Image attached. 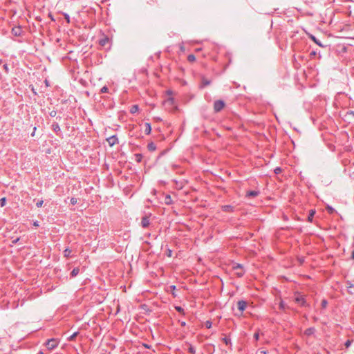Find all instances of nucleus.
I'll return each instance as SVG.
<instances>
[{"label": "nucleus", "mask_w": 354, "mask_h": 354, "mask_svg": "<svg viewBox=\"0 0 354 354\" xmlns=\"http://www.w3.org/2000/svg\"><path fill=\"white\" fill-rule=\"evenodd\" d=\"M43 203H44L43 200H39V201H38L37 202V203H36V206H37V207H41L42 206V205H43Z\"/></svg>", "instance_id": "38"}, {"label": "nucleus", "mask_w": 354, "mask_h": 354, "mask_svg": "<svg viewBox=\"0 0 354 354\" xmlns=\"http://www.w3.org/2000/svg\"><path fill=\"white\" fill-rule=\"evenodd\" d=\"M4 70L6 71V73H8V64H5L3 66Z\"/></svg>", "instance_id": "41"}, {"label": "nucleus", "mask_w": 354, "mask_h": 354, "mask_svg": "<svg viewBox=\"0 0 354 354\" xmlns=\"http://www.w3.org/2000/svg\"><path fill=\"white\" fill-rule=\"evenodd\" d=\"M147 149L150 151H153L156 149V145L154 142H151L147 145Z\"/></svg>", "instance_id": "18"}, {"label": "nucleus", "mask_w": 354, "mask_h": 354, "mask_svg": "<svg viewBox=\"0 0 354 354\" xmlns=\"http://www.w3.org/2000/svg\"><path fill=\"white\" fill-rule=\"evenodd\" d=\"M110 41V39L106 35H103L102 38L99 39V44L101 46H105L107 44H109Z\"/></svg>", "instance_id": "8"}, {"label": "nucleus", "mask_w": 354, "mask_h": 354, "mask_svg": "<svg viewBox=\"0 0 354 354\" xmlns=\"http://www.w3.org/2000/svg\"><path fill=\"white\" fill-rule=\"evenodd\" d=\"M175 309L176 310V311H178V313H183V315L185 314V310L184 309L181 307V306H176L175 307Z\"/></svg>", "instance_id": "30"}, {"label": "nucleus", "mask_w": 354, "mask_h": 354, "mask_svg": "<svg viewBox=\"0 0 354 354\" xmlns=\"http://www.w3.org/2000/svg\"><path fill=\"white\" fill-rule=\"evenodd\" d=\"M71 250L67 248L64 250V257L68 258L71 255Z\"/></svg>", "instance_id": "22"}, {"label": "nucleus", "mask_w": 354, "mask_h": 354, "mask_svg": "<svg viewBox=\"0 0 354 354\" xmlns=\"http://www.w3.org/2000/svg\"><path fill=\"white\" fill-rule=\"evenodd\" d=\"M326 208L328 214H331L336 212L335 209L330 205H327Z\"/></svg>", "instance_id": "25"}, {"label": "nucleus", "mask_w": 354, "mask_h": 354, "mask_svg": "<svg viewBox=\"0 0 354 354\" xmlns=\"http://www.w3.org/2000/svg\"><path fill=\"white\" fill-rule=\"evenodd\" d=\"M211 80L206 79L204 76L201 78V84L200 86V88H203L207 86H209L211 84Z\"/></svg>", "instance_id": "12"}, {"label": "nucleus", "mask_w": 354, "mask_h": 354, "mask_svg": "<svg viewBox=\"0 0 354 354\" xmlns=\"http://www.w3.org/2000/svg\"><path fill=\"white\" fill-rule=\"evenodd\" d=\"M108 92H109V88H108V87L106 86H104L100 89V93H108Z\"/></svg>", "instance_id": "28"}, {"label": "nucleus", "mask_w": 354, "mask_h": 354, "mask_svg": "<svg viewBox=\"0 0 354 354\" xmlns=\"http://www.w3.org/2000/svg\"><path fill=\"white\" fill-rule=\"evenodd\" d=\"M35 131H36V127H34V129H33V132L31 133V136H35Z\"/></svg>", "instance_id": "50"}, {"label": "nucleus", "mask_w": 354, "mask_h": 354, "mask_svg": "<svg viewBox=\"0 0 354 354\" xmlns=\"http://www.w3.org/2000/svg\"><path fill=\"white\" fill-rule=\"evenodd\" d=\"M187 60L189 62H194L196 60V57L193 54H190L187 56Z\"/></svg>", "instance_id": "26"}, {"label": "nucleus", "mask_w": 354, "mask_h": 354, "mask_svg": "<svg viewBox=\"0 0 354 354\" xmlns=\"http://www.w3.org/2000/svg\"><path fill=\"white\" fill-rule=\"evenodd\" d=\"M56 111H52L50 113V115L51 117H55L56 115Z\"/></svg>", "instance_id": "43"}, {"label": "nucleus", "mask_w": 354, "mask_h": 354, "mask_svg": "<svg viewBox=\"0 0 354 354\" xmlns=\"http://www.w3.org/2000/svg\"><path fill=\"white\" fill-rule=\"evenodd\" d=\"M145 132L147 135H149L151 133V124L149 123H145Z\"/></svg>", "instance_id": "21"}, {"label": "nucleus", "mask_w": 354, "mask_h": 354, "mask_svg": "<svg viewBox=\"0 0 354 354\" xmlns=\"http://www.w3.org/2000/svg\"><path fill=\"white\" fill-rule=\"evenodd\" d=\"M185 344L188 346V352L191 354H195L196 353V349L195 348L189 343L185 342Z\"/></svg>", "instance_id": "19"}, {"label": "nucleus", "mask_w": 354, "mask_h": 354, "mask_svg": "<svg viewBox=\"0 0 354 354\" xmlns=\"http://www.w3.org/2000/svg\"><path fill=\"white\" fill-rule=\"evenodd\" d=\"M32 91L35 93H35V90H34V88H32Z\"/></svg>", "instance_id": "57"}, {"label": "nucleus", "mask_w": 354, "mask_h": 354, "mask_svg": "<svg viewBox=\"0 0 354 354\" xmlns=\"http://www.w3.org/2000/svg\"><path fill=\"white\" fill-rule=\"evenodd\" d=\"M34 225H36V226H38L37 222H35Z\"/></svg>", "instance_id": "53"}, {"label": "nucleus", "mask_w": 354, "mask_h": 354, "mask_svg": "<svg viewBox=\"0 0 354 354\" xmlns=\"http://www.w3.org/2000/svg\"><path fill=\"white\" fill-rule=\"evenodd\" d=\"M155 1H156L155 0H151V1H150V3H152V2L155 3Z\"/></svg>", "instance_id": "55"}, {"label": "nucleus", "mask_w": 354, "mask_h": 354, "mask_svg": "<svg viewBox=\"0 0 354 354\" xmlns=\"http://www.w3.org/2000/svg\"><path fill=\"white\" fill-rule=\"evenodd\" d=\"M315 209H310L309 211V214H308V221L310 222V223H312L313 222V217H314V215L315 214Z\"/></svg>", "instance_id": "16"}, {"label": "nucleus", "mask_w": 354, "mask_h": 354, "mask_svg": "<svg viewBox=\"0 0 354 354\" xmlns=\"http://www.w3.org/2000/svg\"><path fill=\"white\" fill-rule=\"evenodd\" d=\"M106 141L110 147H113L118 143V138L117 136L113 135L106 138Z\"/></svg>", "instance_id": "6"}, {"label": "nucleus", "mask_w": 354, "mask_h": 354, "mask_svg": "<svg viewBox=\"0 0 354 354\" xmlns=\"http://www.w3.org/2000/svg\"><path fill=\"white\" fill-rule=\"evenodd\" d=\"M223 342L226 344V345H230V346H232V342H231V339L229 338V337H225L222 339Z\"/></svg>", "instance_id": "23"}, {"label": "nucleus", "mask_w": 354, "mask_h": 354, "mask_svg": "<svg viewBox=\"0 0 354 354\" xmlns=\"http://www.w3.org/2000/svg\"><path fill=\"white\" fill-rule=\"evenodd\" d=\"M80 272V268H74L73 270L71 272V277L73 278L76 277Z\"/></svg>", "instance_id": "20"}, {"label": "nucleus", "mask_w": 354, "mask_h": 354, "mask_svg": "<svg viewBox=\"0 0 354 354\" xmlns=\"http://www.w3.org/2000/svg\"><path fill=\"white\" fill-rule=\"evenodd\" d=\"M212 326V323L211 321L209 320H207L205 322V326L207 328H210Z\"/></svg>", "instance_id": "32"}, {"label": "nucleus", "mask_w": 354, "mask_h": 354, "mask_svg": "<svg viewBox=\"0 0 354 354\" xmlns=\"http://www.w3.org/2000/svg\"><path fill=\"white\" fill-rule=\"evenodd\" d=\"M77 334H78V333H77V332L74 333L73 335H71L68 337V340H70V341L73 340V339L75 338V337L77 335Z\"/></svg>", "instance_id": "34"}, {"label": "nucleus", "mask_w": 354, "mask_h": 354, "mask_svg": "<svg viewBox=\"0 0 354 354\" xmlns=\"http://www.w3.org/2000/svg\"><path fill=\"white\" fill-rule=\"evenodd\" d=\"M46 346L48 350H53L58 346V341L55 338L48 339L46 343Z\"/></svg>", "instance_id": "2"}, {"label": "nucleus", "mask_w": 354, "mask_h": 354, "mask_svg": "<svg viewBox=\"0 0 354 354\" xmlns=\"http://www.w3.org/2000/svg\"><path fill=\"white\" fill-rule=\"evenodd\" d=\"M225 106L223 100H218L214 102V111L215 113L220 112Z\"/></svg>", "instance_id": "1"}, {"label": "nucleus", "mask_w": 354, "mask_h": 354, "mask_svg": "<svg viewBox=\"0 0 354 354\" xmlns=\"http://www.w3.org/2000/svg\"><path fill=\"white\" fill-rule=\"evenodd\" d=\"M150 225L149 217L148 216H145L142 218L141 225L143 228H147Z\"/></svg>", "instance_id": "7"}, {"label": "nucleus", "mask_w": 354, "mask_h": 354, "mask_svg": "<svg viewBox=\"0 0 354 354\" xmlns=\"http://www.w3.org/2000/svg\"><path fill=\"white\" fill-rule=\"evenodd\" d=\"M310 55L311 57H313V56H315V55H316V52H315V51H312V52L310 53Z\"/></svg>", "instance_id": "46"}, {"label": "nucleus", "mask_w": 354, "mask_h": 354, "mask_svg": "<svg viewBox=\"0 0 354 354\" xmlns=\"http://www.w3.org/2000/svg\"><path fill=\"white\" fill-rule=\"evenodd\" d=\"M351 344V342L350 340H347L346 342H345V346L346 347H349Z\"/></svg>", "instance_id": "40"}, {"label": "nucleus", "mask_w": 354, "mask_h": 354, "mask_svg": "<svg viewBox=\"0 0 354 354\" xmlns=\"http://www.w3.org/2000/svg\"><path fill=\"white\" fill-rule=\"evenodd\" d=\"M143 346L144 347L147 348H151V346L147 344H143Z\"/></svg>", "instance_id": "48"}, {"label": "nucleus", "mask_w": 354, "mask_h": 354, "mask_svg": "<svg viewBox=\"0 0 354 354\" xmlns=\"http://www.w3.org/2000/svg\"><path fill=\"white\" fill-rule=\"evenodd\" d=\"M64 19L66 20L67 23L69 24L71 22L69 15L67 13H64Z\"/></svg>", "instance_id": "33"}, {"label": "nucleus", "mask_w": 354, "mask_h": 354, "mask_svg": "<svg viewBox=\"0 0 354 354\" xmlns=\"http://www.w3.org/2000/svg\"><path fill=\"white\" fill-rule=\"evenodd\" d=\"M172 251L171 250H168L167 256L171 257V256Z\"/></svg>", "instance_id": "47"}, {"label": "nucleus", "mask_w": 354, "mask_h": 354, "mask_svg": "<svg viewBox=\"0 0 354 354\" xmlns=\"http://www.w3.org/2000/svg\"><path fill=\"white\" fill-rule=\"evenodd\" d=\"M46 84L48 86V81L45 80Z\"/></svg>", "instance_id": "56"}, {"label": "nucleus", "mask_w": 354, "mask_h": 354, "mask_svg": "<svg viewBox=\"0 0 354 354\" xmlns=\"http://www.w3.org/2000/svg\"><path fill=\"white\" fill-rule=\"evenodd\" d=\"M180 323L181 326H186V322H184V321L180 322Z\"/></svg>", "instance_id": "45"}, {"label": "nucleus", "mask_w": 354, "mask_h": 354, "mask_svg": "<svg viewBox=\"0 0 354 354\" xmlns=\"http://www.w3.org/2000/svg\"><path fill=\"white\" fill-rule=\"evenodd\" d=\"M259 354H267L266 351H260Z\"/></svg>", "instance_id": "49"}, {"label": "nucleus", "mask_w": 354, "mask_h": 354, "mask_svg": "<svg viewBox=\"0 0 354 354\" xmlns=\"http://www.w3.org/2000/svg\"><path fill=\"white\" fill-rule=\"evenodd\" d=\"M71 203L73 205H76L77 203V199L76 198H71L70 201Z\"/></svg>", "instance_id": "35"}, {"label": "nucleus", "mask_w": 354, "mask_h": 354, "mask_svg": "<svg viewBox=\"0 0 354 354\" xmlns=\"http://www.w3.org/2000/svg\"><path fill=\"white\" fill-rule=\"evenodd\" d=\"M286 304L283 302V301H282V300H281V301H280V303H279V308H280L281 310H285V309H286Z\"/></svg>", "instance_id": "29"}, {"label": "nucleus", "mask_w": 354, "mask_h": 354, "mask_svg": "<svg viewBox=\"0 0 354 354\" xmlns=\"http://www.w3.org/2000/svg\"><path fill=\"white\" fill-rule=\"evenodd\" d=\"M326 305H327V301H326V300H325V299H324V300L322 301V306L323 307H326Z\"/></svg>", "instance_id": "42"}, {"label": "nucleus", "mask_w": 354, "mask_h": 354, "mask_svg": "<svg viewBox=\"0 0 354 354\" xmlns=\"http://www.w3.org/2000/svg\"><path fill=\"white\" fill-rule=\"evenodd\" d=\"M6 203V198L5 197H3L0 199V206L2 207L5 206Z\"/></svg>", "instance_id": "31"}, {"label": "nucleus", "mask_w": 354, "mask_h": 354, "mask_svg": "<svg viewBox=\"0 0 354 354\" xmlns=\"http://www.w3.org/2000/svg\"><path fill=\"white\" fill-rule=\"evenodd\" d=\"M169 288L171 290V292L172 295L174 296V297H176L177 295H176V294L175 292V290H176V286L171 285V286H169Z\"/></svg>", "instance_id": "24"}, {"label": "nucleus", "mask_w": 354, "mask_h": 354, "mask_svg": "<svg viewBox=\"0 0 354 354\" xmlns=\"http://www.w3.org/2000/svg\"><path fill=\"white\" fill-rule=\"evenodd\" d=\"M346 287L348 288H354V285L349 281H346Z\"/></svg>", "instance_id": "37"}, {"label": "nucleus", "mask_w": 354, "mask_h": 354, "mask_svg": "<svg viewBox=\"0 0 354 354\" xmlns=\"http://www.w3.org/2000/svg\"><path fill=\"white\" fill-rule=\"evenodd\" d=\"M308 37L312 39L316 44H317L320 47H325L326 46L323 45L321 41L317 39L313 35L307 33Z\"/></svg>", "instance_id": "10"}, {"label": "nucleus", "mask_w": 354, "mask_h": 354, "mask_svg": "<svg viewBox=\"0 0 354 354\" xmlns=\"http://www.w3.org/2000/svg\"><path fill=\"white\" fill-rule=\"evenodd\" d=\"M19 241V238H17V239H15L12 240V243L13 244H16Z\"/></svg>", "instance_id": "44"}, {"label": "nucleus", "mask_w": 354, "mask_h": 354, "mask_svg": "<svg viewBox=\"0 0 354 354\" xmlns=\"http://www.w3.org/2000/svg\"><path fill=\"white\" fill-rule=\"evenodd\" d=\"M315 328L314 327H310L305 330L304 334L307 336H310L315 333Z\"/></svg>", "instance_id": "15"}, {"label": "nucleus", "mask_w": 354, "mask_h": 354, "mask_svg": "<svg viewBox=\"0 0 354 354\" xmlns=\"http://www.w3.org/2000/svg\"><path fill=\"white\" fill-rule=\"evenodd\" d=\"M221 208L225 212H232L234 211V207L230 205H223Z\"/></svg>", "instance_id": "14"}, {"label": "nucleus", "mask_w": 354, "mask_h": 354, "mask_svg": "<svg viewBox=\"0 0 354 354\" xmlns=\"http://www.w3.org/2000/svg\"><path fill=\"white\" fill-rule=\"evenodd\" d=\"M32 91L35 93H35V90H34V88H32Z\"/></svg>", "instance_id": "58"}, {"label": "nucleus", "mask_w": 354, "mask_h": 354, "mask_svg": "<svg viewBox=\"0 0 354 354\" xmlns=\"http://www.w3.org/2000/svg\"><path fill=\"white\" fill-rule=\"evenodd\" d=\"M234 270H237L238 271L236 272V274L239 277H241L244 275L245 271L243 270V267L241 264L236 263L234 267Z\"/></svg>", "instance_id": "4"}, {"label": "nucleus", "mask_w": 354, "mask_h": 354, "mask_svg": "<svg viewBox=\"0 0 354 354\" xmlns=\"http://www.w3.org/2000/svg\"><path fill=\"white\" fill-rule=\"evenodd\" d=\"M12 34L15 36H21L22 34V30L20 26L14 27L12 29Z\"/></svg>", "instance_id": "11"}, {"label": "nucleus", "mask_w": 354, "mask_h": 354, "mask_svg": "<svg viewBox=\"0 0 354 354\" xmlns=\"http://www.w3.org/2000/svg\"><path fill=\"white\" fill-rule=\"evenodd\" d=\"M351 258L354 259V250L352 252Z\"/></svg>", "instance_id": "51"}, {"label": "nucleus", "mask_w": 354, "mask_h": 354, "mask_svg": "<svg viewBox=\"0 0 354 354\" xmlns=\"http://www.w3.org/2000/svg\"><path fill=\"white\" fill-rule=\"evenodd\" d=\"M52 129L57 135H59L61 133V129L57 122H53L52 124Z\"/></svg>", "instance_id": "13"}, {"label": "nucleus", "mask_w": 354, "mask_h": 354, "mask_svg": "<svg viewBox=\"0 0 354 354\" xmlns=\"http://www.w3.org/2000/svg\"><path fill=\"white\" fill-rule=\"evenodd\" d=\"M281 171H282L281 168V167H276V168L274 169V173H275L276 174H280V173L281 172Z\"/></svg>", "instance_id": "36"}, {"label": "nucleus", "mask_w": 354, "mask_h": 354, "mask_svg": "<svg viewBox=\"0 0 354 354\" xmlns=\"http://www.w3.org/2000/svg\"><path fill=\"white\" fill-rule=\"evenodd\" d=\"M155 1H156L155 0H151V1H150V3H152V2L155 3Z\"/></svg>", "instance_id": "54"}, {"label": "nucleus", "mask_w": 354, "mask_h": 354, "mask_svg": "<svg viewBox=\"0 0 354 354\" xmlns=\"http://www.w3.org/2000/svg\"><path fill=\"white\" fill-rule=\"evenodd\" d=\"M142 159V156L140 153L136 154V160L138 162H140Z\"/></svg>", "instance_id": "27"}, {"label": "nucleus", "mask_w": 354, "mask_h": 354, "mask_svg": "<svg viewBox=\"0 0 354 354\" xmlns=\"http://www.w3.org/2000/svg\"><path fill=\"white\" fill-rule=\"evenodd\" d=\"M351 114L354 115V111H351Z\"/></svg>", "instance_id": "59"}, {"label": "nucleus", "mask_w": 354, "mask_h": 354, "mask_svg": "<svg viewBox=\"0 0 354 354\" xmlns=\"http://www.w3.org/2000/svg\"><path fill=\"white\" fill-rule=\"evenodd\" d=\"M295 295L296 297L295 298V301L301 306H306L307 305V303L306 299L304 298V296L299 292H296Z\"/></svg>", "instance_id": "3"}, {"label": "nucleus", "mask_w": 354, "mask_h": 354, "mask_svg": "<svg viewBox=\"0 0 354 354\" xmlns=\"http://www.w3.org/2000/svg\"><path fill=\"white\" fill-rule=\"evenodd\" d=\"M254 338L255 339L256 341L259 340V333H255L254 334Z\"/></svg>", "instance_id": "39"}, {"label": "nucleus", "mask_w": 354, "mask_h": 354, "mask_svg": "<svg viewBox=\"0 0 354 354\" xmlns=\"http://www.w3.org/2000/svg\"><path fill=\"white\" fill-rule=\"evenodd\" d=\"M260 192L258 190H250L247 192L246 193V197L248 198H254L259 195Z\"/></svg>", "instance_id": "9"}, {"label": "nucleus", "mask_w": 354, "mask_h": 354, "mask_svg": "<svg viewBox=\"0 0 354 354\" xmlns=\"http://www.w3.org/2000/svg\"><path fill=\"white\" fill-rule=\"evenodd\" d=\"M247 306H248V303H247V301H245L244 300H240L237 302V308H238V310H239L241 315L245 310Z\"/></svg>", "instance_id": "5"}, {"label": "nucleus", "mask_w": 354, "mask_h": 354, "mask_svg": "<svg viewBox=\"0 0 354 354\" xmlns=\"http://www.w3.org/2000/svg\"><path fill=\"white\" fill-rule=\"evenodd\" d=\"M139 111V106L137 104L132 105L130 108V113L134 114Z\"/></svg>", "instance_id": "17"}, {"label": "nucleus", "mask_w": 354, "mask_h": 354, "mask_svg": "<svg viewBox=\"0 0 354 354\" xmlns=\"http://www.w3.org/2000/svg\"><path fill=\"white\" fill-rule=\"evenodd\" d=\"M37 354H44V352L42 351H39Z\"/></svg>", "instance_id": "52"}]
</instances>
